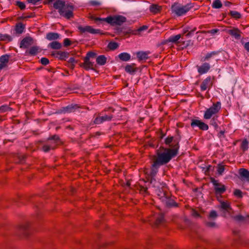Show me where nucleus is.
Instances as JSON below:
<instances>
[{
    "label": "nucleus",
    "mask_w": 249,
    "mask_h": 249,
    "mask_svg": "<svg viewBox=\"0 0 249 249\" xmlns=\"http://www.w3.org/2000/svg\"><path fill=\"white\" fill-rule=\"evenodd\" d=\"M173 149L160 147L156 151V155L153 157L151 175H155L160 166L168 163L170 160L177 155L179 149V143L176 142L172 146Z\"/></svg>",
    "instance_id": "obj_1"
},
{
    "label": "nucleus",
    "mask_w": 249,
    "mask_h": 249,
    "mask_svg": "<svg viewBox=\"0 0 249 249\" xmlns=\"http://www.w3.org/2000/svg\"><path fill=\"white\" fill-rule=\"evenodd\" d=\"M53 8L58 10L60 15L67 19L73 17V6L71 4H66L63 0H56L53 4Z\"/></svg>",
    "instance_id": "obj_2"
},
{
    "label": "nucleus",
    "mask_w": 249,
    "mask_h": 249,
    "mask_svg": "<svg viewBox=\"0 0 249 249\" xmlns=\"http://www.w3.org/2000/svg\"><path fill=\"white\" fill-rule=\"evenodd\" d=\"M194 6V4L189 3L186 5H182L179 3H174L171 6V10L173 13L178 17L185 15Z\"/></svg>",
    "instance_id": "obj_3"
},
{
    "label": "nucleus",
    "mask_w": 249,
    "mask_h": 249,
    "mask_svg": "<svg viewBox=\"0 0 249 249\" xmlns=\"http://www.w3.org/2000/svg\"><path fill=\"white\" fill-rule=\"evenodd\" d=\"M160 198L167 207H178V204L176 203L173 197L169 193L163 192L159 195Z\"/></svg>",
    "instance_id": "obj_4"
},
{
    "label": "nucleus",
    "mask_w": 249,
    "mask_h": 249,
    "mask_svg": "<svg viewBox=\"0 0 249 249\" xmlns=\"http://www.w3.org/2000/svg\"><path fill=\"white\" fill-rule=\"evenodd\" d=\"M221 108V104L220 102H217L213 103V105L209 108L207 109L204 114V118L205 119H210L213 116H216Z\"/></svg>",
    "instance_id": "obj_5"
},
{
    "label": "nucleus",
    "mask_w": 249,
    "mask_h": 249,
    "mask_svg": "<svg viewBox=\"0 0 249 249\" xmlns=\"http://www.w3.org/2000/svg\"><path fill=\"white\" fill-rule=\"evenodd\" d=\"M210 181L214 186V193L216 196H221L226 190V187L221 183L218 182V180H215L213 178H210Z\"/></svg>",
    "instance_id": "obj_6"
},
{
    "label": "nucleus",
    "mask_w": 249,
    "mask_h": 249,
    "mask_svg": "<svg viewBox=\"0 0 249 249\" xmlns=\"http://www.w3.org/2000/svg\"><path fill=\"white\" fill-rule=\"evenodd\" d=\"M181 38V35L178 34L176 36H170L167 40V41L169 42L174 43L177 45H182L183 47H187L189 46V43L191 42V40H189L187 42L185 41H179V40Z\"/></svg>",
    "instance_id": "obj_7"
},
{
    "label": "nucleus",
    "mask_w": 249,
    "mask_h": 249,
    "mask_svg": "<svg viewBox=\"0 0 249 249\" xmlns=\"http://www.w3.org/2000/svg\"><path fill=\"white\" fill-rule=\"evenodd\" d=\"M77 28L81 34L89 33L91 34H97L101 33L100 30L94 29L90 26L78 25Z\"/></svg>",
    "instance_id": "obj_8"
},
{
    "label": "nucleus",
    "mask_w": 249,
    "mask_h": 249,
    "mask_svg": "<svg viewBox=\"0 0 249 249\" xmlns=\"http://www.w3.org/2000/svg\"><path fill=\"white\" fill-rule=\"evenodd\" d=\"M113 118L112 115H105L101 116V113L95 116V118L93 121V124H101L105 121H110Z\"/></svg>",
    "instance_id": "obj_9"
},
{
    "label": "nucleus",
    "mask_w": 249,
    "mask_h": 249,
    "mask_svg": "<svg viewBox=\"0 0 249 249\" xmlns=\"http://www.w3.org/2000/svg\"><path fill=\"white\" fill-rule=\"evenodd\" d=\"M191 126L192 128L197 126L199 129L203 131L207 130L209 129V126L207 124L202 122L201 120L197 119H192L191 120Z\"/></svg>",
    "instance_id": "obj_10"
},
{
    "label": "nucleus",
    "mask_w": 249,
    "mask_h": 249,
    "mask_svg": "<svg viewBox=\"0 0 249 249\" xmlns=\"http://www.w3.org/2000/svg\"><path fill=\"white\" fill-rule=\"evenodd\" d=\"M213 78L211 76H208L201 83L200 85L201 91H205L206 89H210L213 85Z\"/></svg>",
    "instance_id": "obj_11"
},
{
    "label": "nucleus",
    "mask_w": 249,
    "mask_h": 249,
    "mask_svg": "<svg viewBox=\"0 0 249 249\" xmlns=\"http://www.w3.org/2000/svg\"><path fill=\"white\" fill-rule=\"evenodd\" d=\"M231 28V29L227 30V33L234 37L235 39H240L241 37L242 32L236 27Z\"/></svg>",
    "instance_id": "obj_12"
},
{
    "label": "nucleus",
    "mask_w": 249,
    "mask_h": 249,
    "mask_svg": "<svg viewBox=\"0 0 249 249\" xmlns=\"http://www.w3.org/2000/svg\"><path fill=\"white\" fill-rule=\"evenodd\" d=\"M10 56L8 54L2 55L0 57V70L7 66Z\"/></svg>",
    "instance_id": "obj_13"
},
{
    "label": "nucleus",
    "mask_w": 249,
    "mask_h": 249,
    "mask_svg": "<svg viewBox=\"0 0 249 249\" xmlns=\"http://www.w3.org/2000/svg\"><path fill=\"white\" fill-rule=\"evenodd\" d=\"M33 44V39L31 37H26L21 41L20 47L22 48H27Z\"/></svg>",
    "instance_id": "obj_14"
},
{
    "label": "nucleus",
    "mask_w": 249,
    "mask_h": 249,
    "mask_svg": "<svg viewBox=\"0 0 249 249\" xmlns=\"http://www.w3.org/2000/svg\"><path fill=\"white\" fill-rule=\"evenodd\" d=\"M239 174L243 180L249 181V171L245 168H240L238 171Z\"/></svg>",
    "instance_id": "obj_15"
},
{
    "label": "nucleus",
    "mask_w": 249,
    "mask_h": 249,
    "mask_svg": "<svg viewBox=\"0 0 249 249\" xmlns=\"http://www.w3.org/2000/svg\"><path fill=\"white\" fill-rule=\"evenodd\" d=\"M210 69V66L208 63H204L201 66L197 67L198 72L200 74L207 72Z\"/></svg>",
    "instance_id": "obj_16"
},
{
    "label": "nucleus",
    "mask_w": 249,
    "mask_h": 249,
    "mask_svg": "<svg viewBox=\"0 0 249 249\" xmlns=\"http://www.w3.org/2000/svg\"><path fill=\"white\" fill-rule=\"evenodd\" d=\"M80 66L83 67L85 70H89L92 69L93 67V63L90 62L88 57H85L84 62Z\"/></svg>",
    "instance_id": "obj_17"
},
{
    "label": "nucleus",
    "mask_w": 249,
    "mask_h": 249,
    "mask_svg": "<svg viewBox=\"0 0 249 249\" xmlns=\"http://www.w3.org/2000/svg\"><path fill=\"white\" fill-rule=\"evenodd\" d=\"M149 52H139L137 53V56L138 58V60L140 61H141L142 60H147L149 58Z\"/></svg>",
    "instance_id": "obj_18"
},
{
    "label": "nucleus",
    "mask_w": 249,
    "mask_h": 249,
    "mask_svg": "<svg viewBox=\"0 0 249 249\" xmlns=\"http://www.w3.org/2000/svg\"><path fill=\"white\" fill-rule=\"evenodd\" d=\"M138 69L135 67V64L127 65L125 67V71L131 74H134L137 71Z\"/></svg>",
    "instance_id": "obj_19"
},
{
    "label": "nucleus",
    "mask_w": 249,
    "mask_h": 249,
    "mask_svg": "<svg viewBox=\"0 0 249 249\" xmlns=\"http://www.w3.org/2000/svg\"><path fill=\"white\" fill-rule=\"evenodd\" d=\"M79 107L77 105H71L66 107H63V112L64 113H71L75 111V110Z\"/></svg>",
    "instance_id": "obj_20"
},
{
    "label": "nucleus",
    "mask_w": 249,
    "mask_h": 249,
    "mask_svg": "<svg viewBox=\"0 0 249 249\" xmlns=\"http://www.w3.org/2000/svg\"><path fill=\"white\" fill-rule=\"evenodd\" d=\"M25 26L22 23L19 22L16 24L15 28V31L16 34L20 35L22 34L24 29Z\"/></svg>",
    "instance_id": "obj_21"
},
{
    "label": "nucleus",
    "mask_w": 249,
    "mask_h": 249,
    "mask_svg": "<svg viewBox=\"0 0 249 249\" xmlns=\"http://www.w3.org/2000/svg\"><path fill=\"white\" fill-rule=\"evenodd\" d=\"M150 11L154 14L160 13L161 10V7L158 4H153L149 7Z\"/></svg>",
    "instance_id": "obj_22"
},
{
    "label": "nucleus",
    "mask_w": 249,
    "mask_h": 249,
    "mask_svg": "<svg viewBox=\"0 0 249 249\" xmlns=\"http://www.w3.org/2000/svg\"><path fill=\"white\" fill-rule=\"evenodd\" d=\"M12 37L8 34H3L0 33V41L9 42L12 41Z\"/></svg>",
    "instance_id": "obj_23"
},
{
    "label": "nucleus",
    "mask_w": 249,
    "mask_h": 249,
    "mask_svg": "<svg viewBox=\"0 0 249 249\" xmlns=\"http://www.w3.org/2000/svg\"><path fill=\"white\" fill-rule=\"evenodd\" d=\"M38 47L33 46L29 50L26 51V53L32 56L36 55L38 53Z\"/></svg>",
    "instance_id": "obj_24"
},
{
    "label": "nucleus",
    "mask_w": 249,
    "mask_h": 249,
    "mask_svg": "<svg viewBox=\"0 0 249 249\" xmlns=\"http://www.w3.org/2000/svg\"><path fill=\"white\" fill-rule=\"evenodd\" d=\"M59 35L56 33L51 32L46 35V38L49 40H53L59 38Z\"/></svg>",
    "instance_id": "obj_25"
},
{
    "label": "nucleus",
    "mask_w": 249,
    "mask_h": 249,
    "mask_svg": "<svg viewBox=\"0 0 249 249\" xmlns=\"http://www.w3.org/2000/svg\"><path fill=\"white\" fill-rule=\"evenodd\" d=\"M218 121V116H213L210 121V124L213 126L214 129L216 130H218V128L219 127L218 124H217Z\"/></svg>",
    "instance_id": "obj_26"
},
{
    "label": "nucleus",
    "mask_w": 249,
    "mask_h": 249,
    "mask_svg": "<svg viewBox=\"0 0 249 249\" xmlns=\"http://www.w3.org/2000/svg\"><path fill=\"white\" fill-rule=\"evenodd\" d=\"M115 16H109L106 18H103V22H106L112 25H115Z\"/></svg>",
    "instance_id": "obj_27"
},
{
    "label": "nucleus",
    "mask_w": 249,
    "mask_h": 249,
    "mask_svg": "<svg viewBox=\"0 0 249 249\" xmlns=\"http://www.w3.org/2000/svg\"><path fill=\"white\" fill-rule=\"evenodd\" d=\"M115 25H120L124 22H125L126 18L122 16H115Z\"/></svg>",
    "instance_id": "obj_28"
},
{
    "label": "nucleus",
    "mask_w": 249,
    "mask_h": 249,
    "mask_svg": "<svg viewBox=\"0 0 249 249\" xmlns=\"http://www.w3.org/2000/svg\"><path fill=\"white\" fill-rule=\"evenodd\" d=\"M176 142H178L176 141L175 140L173 141V137H168L165 140V143L167 145H169L170 147L173 148V145H174Z\"/></svg>",
    "instance_id": "obj_29"
},
{
    "label": "nucleus",
    "mask_w": 249,
    "mask_h": 249,
    "mask_svg": "<svg viewBox=\"0 0 249 249\" xmlns=\"http://www.w3.org/2000/svg\"><path fill=\"white\" fill-rule=\"evenodd\" d=\"M107 58L104 55L98 56L96 58V62L100 65H104L106 63Z\"/></svg>",
    "instance_id": "obj_30"
},
{
    "label": "nucleus",
    "mask_w": 249,
    "mask_h": 249,
    "mask_svg": "<svg viewBox=\"0 0 249 249\" xmlns=\"http://www.w3.org/2000/svg\"><path fill=\"white\" fill-rule=\"evenodd\" d=\"M119 58L122 61H127L130 59V55L127 53H123L118 55Z\"/></svg>",
    "instance_id": "obj_31"
},
{
    "label": "nucleus",
    "mask_w": 249,
    "mask_h": 249,
    "mask_svg": "<svg viewBox=\"0 0 249 249\" xmlns=\"http://www.w3.org/2000/svg\"><path fill=\"white\" fill-rule=\"evenodd\" d=\"M219 201L220 202V207L221 209L227 211L231 209L230 203L229 202L227 201H223L221 200H219Z\"/></svg>",
    "instance_id": "obj_32"
},
{
    "label": "nucleus",
    "mask_w": 249,
    "mask_h": 249,
    "mask_svg": "<svg viewBox=\"0 0 249 249\" xmlns=\"http://www.w3.org/2000/svg\"><path fill=\"white\" fill-rule=\"evenodd\" d=\"M49 46L53 49H59L61 48L62 45L59 42L54 41L50 43Z\"/></svg>",
    "instance_id": "obj_33"
},
{
    "label": "nucleus",
    "mask_w": 249,
    "mask_h": 249,
    "mask_svg": "<svg viewBox=\"0 0 249 249\" xmlns=\"http://www.w3.org/2000/svg\"><path fill=\"white\" fill-rule=\"evenodd\" d=\"M69 53L66 52L59 51L56 53V57H58L61 59H63L65 58H68Z\"/></svg>",
    "instance_id": "obj_34"
},
{
    "label": "nucleus",
    "mask_w": 249,
    "mask_h": 249,
    "mask_svg": "<svg viewBox=\"0 0 249 249\" xmlns=\"http://www.w3.org/2000/svg\"><path fill=\"white\" fill-rule=\"evenodd\" d=\"M229 15L235 19H238L241 18V14L235 11H231L229 13Z\"/></svg>",
    "instance_id": "obj_35"
},
{
    "label": "nucleus",
    "mask_w": 249,
    "mask_h": 249,
    "mask_svg": "<svg viewBox=\"0 0 249 249\" xmlns=\"http://www.w3.org/2000/svg\"><path fill=\"white\" fill-rule=\"evenodd\" d=\"M212 7L214 9H219L222 7V3L220 0H214Z\"/></svg>",
    "instance_id": "obj_36"
},
{
    "label": "nucleus",
    "mask_w": 249,
    "mask_h": 249,
    "mask_svg": "<svg viewBox=\"0 0 249 249\" xmlns=\"http://www.w3.org/2000/svg\"><path fill=\"white\" fill-rule=\"evenodd\" d=\"M164 217L162 214L159 215L156 218V220L155 222V225L156 226H158L160 224L162 223L163 221Z\"/></svg>",
    "instance_id": "obj_37"
},
{
    "label": "nucleus",
    "mask_w": 249,
    "mask_h": 249,
    "mask_svg": "<svg viewBox=\"0 0 249 249\" xmlns=\"http://www.w3.org/2000/svg\"><path fill=\"white\" fill-rule=\"evenodd\" d=\"M249 142L247 139H244L241 143V148L243 151H246L248 149Z\"/></svg>",
    "instance_id": "obj_38"
},
{
    "label": "nucleus",
    "mask_w": 249,
    "mask_h": 249,
    "mask_svg": "<svg viewBox=\"0 0 249 249\" xmlns=\"http://www.w3.org/2000/svg\"><path fill=\"white\" fill-rule=\"evenodd\" d=\"M54 149V145H49L47 144H44L42 146V150L45 152L49 151L51 149Z\"/></svg>",
    "instance_id": "obj_39"
},
{
    "label": "nucleus",
    "mask_w": 249,
    "mask_h": 249,
    "mask_svg": "<svg viewBox=\"0 0 249 249\" xmlns=\"http://www.w3.org/2000/svg\"><path fill=\"white\" fill-rule=\"evenodd\" d=\"M119 45L117 42H110L108 43L107 47L111 50H114L118 47Z\"/></svg>",
    "instance_id": "obj_40"
},
{
    "label": "nucleus",
    "mask_w": 249,
    "mask_h": 249,
    "mask_svg": "<svg viewBox=\"0 0 249 249\" xmlns=\"http://www.w3.org/2000/svg\"><path fill=\"white\" fill-rule=\"evenodd\" d=\"M15 5L19 7V8L22 10L25 9L26 5L23 2L20 1H16Z\"/></svg>",
    "instance_id": "obj_41"
},
{
    "label": "nucleus",
    "mask_w": 249,
    "mask_h": 249,
    "mask_svg": "<svg viewBox=\"0 0 249 249\" xmlns=\"http://www.w3.org/2000/svg\"><path fill=\"white\" fill-rule=\"evenodd\" d=\"M12 108L7 105H3L0 107V113H4L5 112L10 111Z\"/></svg>",
    "instance_id": "obj_42"
},
{
    "label": "nucleus",
    "mask_w": 249,
    "mask_h": 249,
    "mask_svg": "<svg viewBox=\"0 0 249 249\" xmlns=\"http://www.w3.org/2000/svg\"><path fill=\"white\" fill-rule=\"evenodd\" d=\"M48 141H53V142H55L56 143L58 144V142L60 141L59 137L57 135H54L51 137H50L48 139Z\"/></svg>",
    "instance_id": "obj_43"
},
{
    "label": "nucleus",
    "mask_w": 249,
    "mask_h": 249,
    "mask_svg": "<svg viewBox=\"0 0 249 249\" xmlns=\"http://www.w3.org/2000/svg\"><path fill=\"white\" fill-rule=\"evenodd\" d=\"M218 54L217 52H212L210 53H207L204 58V61L209 60L210 58L213 56L216 55Z\"/></svg>",
    "instance_id": "obj_44"
},
{
    "label": "nucleus",
    "mask_w": 249,
    "mask_h": 249,
    "mask_svg": "<svg viewBox=\"0 0 249 249\" xmlns=\"http://www.w3.org/2000/svg\"><path fill=\"white\" fill-rule=\"evenodd\" d=\"M218 31H219L218 29H212V30L207 31H198V32H197V33L200 32V33H204V34L209 33V34H215L217 33Z\"/></svg>",
    "instance_id": "obj_45"
},
{
    "label": "nucleus",
    "mask_w": 249,
    "mask_h": 249,
    "mask_svg": "<svg viewBox=\"0 0 249 249\" xmlns=\"http://www.w3.org/2000/svg\"><path fill=\"white\" fill-rule=\"evenodd\" d=\"M29 227V223H24L19 226V228L21 231H25L28 229Z\"/></svg>",
    "instance_id": "obj_46"
},
{
    "label": "nucleus",
    "mask_w": 249,
    "mask_h": 249,
    "mask_svg": "<svg viewBox=\"0 0 249 249\" xmlns=\"http://www.w3.org/2000/svg\"><path fill=\"white\" fill-rule=\"evenodd\" d=\"M233 194L238 198H242L243 197L242 192L239 189H235L234 191Z\"/></svg>",
    "instance_id": "obj_47"
},
{
    "label": "nucleus",
    "mask_w": 249,
    "mask_h": 249,
    "mask_svg": "<svg viewBox=\"0 0 249 249\" xmlns=\"http://www.w3.org/2000/svg\"><path fill=\"white\" fill-rule=\"evenodd\" d=\"M225 170V166L221 164H218L217 172L219 175H221Z\"/></svg>",
    "instance_id": "obj_48"
},
{
    "label": "nucleus",
    "mask_w": 249,
    "mask_h": 249,
    "mask_svg": "<svg viewBox=\"0 0 249 249\" xmlns=\"http://www.w3.org/2000/svg\"><path fill=\"white\" fill-rule=\"evenodd\" d=\"M90 19L94 20L95 22H103V18L95 17L93 16H91L89 17Z\"/></svg>",
    "instance_id": "obj_49"
},
{
    "label": "nucleus",
    "mask_w": 249,
    "mask_h": 249,
    "mask_svg": "<svg viewBox=\"0 0 249 249\" xmlns=\"http://www.w3.org/2000/svg\"><path fill=\"white\" fill-rule=\"evenodd\" d=\"M63 43L65 47H68L71 44V41L69 38H66L64 39Z\"/></svg>",
    "instance_id": "obj_50"
},
{
    "label": "nucleus",
    "mask_w": 249,
    "mask_h": 249,
    "mask_svg": "<svg viewBox=\"0 0 249 249\" xmlns=\"http://www.w3.org/2000/svg\"><path fill=\"white\" fill-rule=\"evenodd\" d=\"M191 214L194 217H200L199 213L195 209H193L191 210Z\"/></svg>",
    "instance_id": "obj_51"
},
{
    "label": "nucleus",
    "mask_w": 249,
    "mask_h": 249,
    "mask_svg": "<svg viewBox=\"0 0 249 249\" xmlns=\"http://www.w3.org/2000/svg\"><path fill=\"white\" fill-rule=\"evenodd\" d=\"M217 214L216 212L215 211H212L210 212V214L209 215V217L210 218H215L217 217Z\"/></svg>",
    "instance_id": "obj_52"
},
{
    "label": "nucleus",
    "mask_w": 249,
    "mask_h": 249,
    "mask_svg": "<svg viewBox=\"0 0 249 249\" xmlns=\"http://www.w3.org/2000/svg\"><path fill=\"white\" fill-rule=\"evenodd\" d=\"M40 62L43 65H47V64H49V60L48 58H45V57H42L41 59H40Z\"/></svg>",
    "instance_id": "obj_53"
},
{
    "label": "nucleus",
    "mask_w": 249,
    "mask_h": 249,
    "mask_svg": "<svg viewBox=\"0 0 249 249\" xmlns=\"http://www.w3.org/2000/svg\"><path fill=\"white\" fill-rule=\"evenodd\" d=\"M206 226L210 228H213L216 227V223L214 222H206L205 223Z\"/></svg>",
    "instance_id": "obj_54"
},
{
    "label": "nucleus",
    "mask_w": 249,
    "mask_h": 249,
    "mask_svg": "<svg viewBox=\"0 0 249 249\" xmlns=\"http://www.w3.org/2000/svg\"><path fill=\"white\" fill-rule=\"evenodd\" d=\"M95 55V53L92 52H89L87 53V55L85 57H88L89 59L90 57H94Z\"/></svg>",
    "instance_id": "obj_55"
},
{
    "label": "nucleus",
    "mask_w": 249,
    "mask_h": 249,
    "mask_svg": "<svg viewBox=\"0 0 249 249\" xmlns=\"http://www.w3.org/2000/svg\"><path fill=\"white\" fill-rule=\"evenodd\" d=\"M90 4L93 6H99L100 5L101 3L100 2H99L98 1L92 0V1H90Z\"/></svg>",
    "instance_id": "obj_56"
},
{
    "label": "nucleus",
    "mask_w": 249,
    "mask_h": 249,
    "mask_svg": "<svg viewBox=\"0 0 249 249\" xmlns=\"http://www.w3.org/2000/svg\"><path fill=\"white\" fill-rule=\"evenodd\" d=\"M34 16L33 15H30V16H21V17H19L18 18V19L19 20H23L25 18H32V17H33Z\"/></svg>",
    "instance_id": "obj_57"
},
{
    "label": "nucleus",
    "mask_w": 249,
    "mask_h": 249,
    "mask_svg": "<svg viewBox=\"0 0 249 249\" xmlns=\"http://www.w3.org/2000/svg\"><path fill=\"white\" fill-rule=\"evenodd\" d=\"M235 219L238 221H242L244 219V217L241 215L236 216Z\"/></svg>",
    "instance_id": "obj_58"
},
{
    "label": "nucleus",
    "mask_w": 249,
    "mask_h": 249,
    "mask_svg": "<svg viewBox=\"0 0 249 249\" xmlns=\"http://www.w3.org/2000/svg\"><path fill=\"white\" fill-rule=\"evenodd\" d=\"M148 28V27L146 25H143L141 27H140L138 29V32H141L142 31H143V30H146Z\"/></svg>",
    "instance_id": "obj_59"
},
{
    "label": "nucleus",
    "mask_w": 249,
    "mask_h": 249,
    "mask_svg": "<svg viewBox=\"0 0 249 249\" xmlns=\"http://www.w3.org/2000/svg\"><path fill=\"white\" fill-rule=\"evenodd\" d=\"M141 193L146 194L147 193V188L146 187H142L140 190Z\"/></svg>",
    "instance_id": "obj_60"
},
{
    "label": "nucleus",
    "mask_w": 249,
    "mask_h": 249,
    "mask_svg": "<svg viewBox=\"0 0 249 249\" xmlns=\"http://www.w3.org/2000/svg\"><path fill=\"white\" fill-rule=\"evenodd\" d=\"M244 47L245 49L249 52V42L245 43Z\"/></svg>",
    "instance_id": "obj_61"
},
{
    "label": "nucleus",
    "mask_w": 249,
    "mask_h": 249,
    "mask_svg": "<svg viewBox=\"0 0 249 249\" xmlns=\"http://www.w3.org/2000/svg\"><path fill=\"white\" fill-rule=\"evenodd\" d=\"M225 130H221L219 132L218 134V136L219 138H221L222 136H224Z\"/></svg>",
    "instance_id": "obj_62"
},
{
    "label": "nucleus",
    "mask_w": 249,
    "mask_h": 249,
    "mask_svg": "<svg viewBox=\"0 0 249 249\" xmlns=\"http://www.w3.org/2000/svg\"><path fill=\"white\" fill-rule=\"evenodd\" d=\"M189 27L186 28V29H183V34H182V36H183V35H185L186 36V34H187L188 33V32H189Z\"/></svg>",
    "instance_id": "obj_63"
},
{
    "label": "nucleus",
    "mask_w": 249,
    "mask_h": 249,
    "mask_svg": "<svg viewBox=\"0 0 249 249\" xmlns=\"http://www.w3.org/2000/svg\"><path fill=\"white\" fill-rule=\"evenodd\" d=\"M49 145H54V149L56 147L58 144L56 143L55 142H49L48 143Z\"/></svg>",
    "instance_id": "obj_64"
}]
</instances>
